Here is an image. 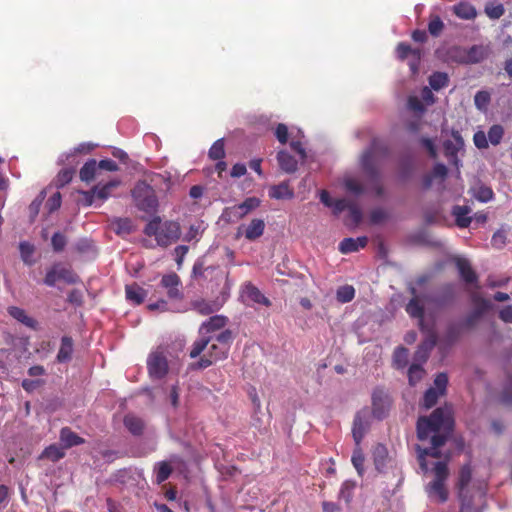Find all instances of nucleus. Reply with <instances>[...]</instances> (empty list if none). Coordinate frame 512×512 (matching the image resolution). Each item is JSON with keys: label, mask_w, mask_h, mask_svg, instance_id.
Wrapping results in <instances>:
<instances>
[{"label": "nucleus", "mask_w": 512, "mask_h": 512, "mask_svg": "<svg viewBox=\"0 0 512 512\" xmlns=\"http://www.w3.org/2000/svg\"><path fill=\"white\" fill-rule=\"evenodd\" d=\"M224 156V141L223 139H218L213 143V145L209 149V157L213 160H219L222 159Z\"/></svg>", "instance_id": "nucleus-50"}, {"label": "nucleus", "mask_w": 512, "mask_h": 512, "mask_svg": "<svg viewBox=\"0 0 512 512\" xmlns=\"http://www.w3.org/2000/svg\"><path fill=\"white\" fill-rule=\"evenodd\" d=\"M97 164H98L99 169H103V170H107V171H111V172L117 171L119 169L116 162H114L111 159L101 160Z\"/></svg>", "instance_id": "nucleus-64"}, {"label": "nucleus", "mask_w": 512, "mask_h": 512, "mask_svg": "<svg viewBox=\"0 0 512 512\" xmlns=\"http://www.w3.org/2000/svg\"><path fill=\"white\" fill-rule=\"evenodd\" d=\"M485 57V51L483 48L473 46L467 53V61L471 63H478Z\"/></svg>", "instance_id": "nucleus-53"}, {"label": "nucleus", "mask_w": 512, "mask_h": 512, "mask_svg": "<svg viewBox=\"0 0 512 512\" xmlns=\"http://www.w3.org/2000/svg\"><path fill=\"white\" fill-rule=\"evenodd\" d=\"M447 176V168L444 164H436L431 173L426 175L423 180L425 188H430L434 184L442 185Z\"/></svg>", "instance_id": "nucleus-20"}, {"label": "nucleus", "mask_w": 512, "mask_h": 512, "mask_svg": "<svg viewBox=\"0 0 512 512\" xmlns=\"http://www.w3.org/2000/svg\"><path fill=\"white\" fill-rule=\"evenodd\" d=\"M66 245L65 236L61 233H55L52 237V246L55 251H61Z\"/></svg>", "instance_id": "nucleus-61"}, {"label": "nucleus", "mask_w": 512, "mask_h": 512, "mask_svg": "<svg viewBox=\"0 0 512 512\" xmlns=\"http://www.w3.org/2000/svg\"><path fill=\"white\" fill-rule=\"evenodd\" d=\"M452 411L449 407L437 408L429 418L421 417L417 423V435L420 440L431 438L432 446L418 449L420 467L428 471L426 456L439 457L438 448L442 446L452 429Z\"/></svg>", "instance_id": "nucleus-1"}, {"label": "nucleus", "mask_w": 512, "mask_h": 512, "mask_svg": "<svg viewBox=\"0 0 512 512\" xmlns=\"http://www.w3.org/2000/svg\"><path fill=\"white\" fill-rule=\"evenodd\" d=\"M355 296V289L351 285H344L337 289L336 298L340 303H348Z\"/></svg>", "instance_id": "nucleus-44"}, {"label": "nucleus", "mask_w": 512, "mask_h": 512, "mask_svg": "<svg viewBox=\"0 0 512 512\" xmlns=\"http://www.w3.org/2000/svg\"><path fill=\"white\" fill-rule=\"evenodd\" d=\"M456 265L461 277L467 283H473L476 280V275L472 270L470 263L464 258H458Z\"/></svg>", "instance_id": "nucleus-32"}, {"label": "nucleus", "mask_w": 512, "mask_h": 512, "mask_svg": "<svg viewBox=\"0 0 512 512\" xmlns=\"http://www.w3.org/2000/svg\"><path fill=\"white\" fill-rule=\"evenodd\" d=\"M375 145L376 143H373V145L363 153L361 157V166L368 178V181L370 182V187L368 189H370L376 196H380L383 194V188L379 179L378 161L375 156Z\"/></svg>", "instance_id": "nucleus-7"}, {"label": "nucleus", "mask_w": 512, "mask_h": 512, "mask_svg": "<svg viewBox=\"0 0 512 512\" xmlns=\"http://www.w3.org/2000/svg\"><path fill=\"white\" fill-rule=\"evenodd\" d=\"M448 383L447 375L444 373H440L436 376L434 380V386L429 388L424 395L423 405L428 409L434 406L439 398V396L445 393L446 387Z\"/></svg>", "instance_id": "nucleus-12"}, {"label": "nucleus", "mask_w": 512, "mask_h": 512, "mask_svg": "<svg viewBox=\"0 0 512 512\" xmlns=\"http://www.w3.org/2000/svg\"><path fill=\"white\" fill-rule=\"evenodd\" d=\"M472 196L481 203H487L494 197L493 190L482 183H477L471 188Z\"/></svg>", "instance_id": "nucleus-27"}, {"label": "nucleus", "mask_w": 512, "mask_h": 512, "mask_svg": "<svg viewBox=\"0 0 512 512\" xmlns=\"http://www.w3.org/2000/svg\"><path fill=\"white\" fill-rule=\"evenodd\" d=\"M396 53L398 58L404 59L408 56L409 53H412L414 55L415 61H419L420 59V51L419 50H412L411 47L408 44L400 43L397 46ZM410 68L413 73L417 70V62H411Z\"/></svg>", "instance_id": "nucleus-31"}, {"label": "nucleus", "mask_w": 512, "mask_h": 512, "mask_svg": "<svg viewBox=\"0 0 512 512\" xmlns=\"http://www.w3.org/2000/svg\"><path fill=\"white\" fill-rule=\"evenodd\" d=\"M390 397L389 395L381 389H377L372 394V406H373V415L382 419L387 414L390 408Z\"/></svg>", "instance_id": "nucleus-17"}, {"label": "nucleus", "mask_w": 512, "mask_h": 512, "mask_svg": "<svg viewBox=\"0 0 512 512\" xmlns=\"http://www.w3.org/2000/svg\"><path fill=\"white\" fill-rule=\"evenodd\" d=\"M60 440L64 448H70L84 443V439L79 437L76 433L67 427L61 429Z\"/></svg>", "instance_id": "nucleus-30"}, {"label": "nucleus", "mask_w": 512, "mask_h": 512, "mask_svg": "<svg viewBox=\"0 0 512 512\" xmlns=\"http://www.w3.org/2000/svg\"><path fill=\"white\" fill-rule=\"evenodd\" d=\"M490 101L491 95L486 90L478 91L474 96L475 107L481 112L487 111Z\"/></svg>", "instance_id": "nucleus-39"}, {"label": "nucleus", "mask_w": 512, "mask_h": 512, "mask_svg": "<svg viewBox=\"0 0 512 512\" xmlns=\"http://www.w3.org/2000/svg\"><path fill=\"white\" fill-rule=\"evenodd\" d=\"M147 366L150 376L157 379L164 377L168 370L166 357L159 350L149 355Z\"/></svg>", "instance_id": "nucleus-14"}, {"label": "nucleus", "mask_w": 512, "mask_h": 512, "mask_svg": "<svg viewBox=\"0 0 512 512\" xmlns=\"http://www.w3.org/2000/svg\"><path fill=\"white\" fill-rule=\"evenodd\" d=\"M357 447L353 451V455L351 458L352 464L354 468L356 469L359 476H363L364 474V462L365 457L362 453V450L360 449L359 445H356Z\"/></svg>", "instance_id": "nucleus-43"}, {"label": "nucleus", "mask_w": 512, "mask_h": 512, "mask_svg": "<svg viewBox=\"0 0 512 512\" xmlns=\"http://www.w3.org/2000/svg\"><path fill=\"white\" fill-rule=\"evenodd\" d=\"M275 136L277 140L285 144L288 139L291 138L290 147L293 151H295L301 161H304L307 157L302 138L303 135L300 131L297 132V135H294L293 131H288V128L285 124H278L275 130Z\"/></svg>", "instance_id": "nucleus-9"}, {"label": "nucleus", "mask_w": 512, "mask_h": 512, "mask_svg": "<svg viewBox=\"0 0 512 512\" xmlns=\"http://www.w3.org/2000/svg\"><path fill=\"white\" fill-rule=\"evenodd\" d=\"M171 473L170 467L166 463H160L156 468V481L162 483L165 481Z\"/></svg>", "instance_id": "nucleus-56"}, {"label": "nucleus", "mask_w": 512, "mask_h": 512, "mask_svg": "<svg viewBox=\"0 0 512 512\" xmlns=\"http://www.w3.org/2000/svg\"><path fill=\"white\" fill-rule=\"evenodd\" d=\"M408 350L404 347H398L393 355V362L397 368H404L408 361Z\"/></svg>", "instance_id": "nucleus-48"}, {"label": "nucleus", "mask_w": 512, "mask_h": 512, "mask_svg": "<svg viewBox=\"0 0 512 512\" xmlns=\"http://www.w3.org/2000/svg\"><path fill=\"white\" fill-rule=\"evenodd\" d=\"M45 199V191H41L40 194L32 201L29 206L30 217L33 220L39 213L40 207Z\"/></svg>", "instance_id": "nucleus-54"}, {"label": "nucleus", "mask_w": 512, "mask_h": 512, "mask_svg": "<svg viewBox=\"0 0 512 512\" xmlns=\"http://www.w3.org/2000/svg\"><path fill=\"white\" fill-rule=\"evenodd\" d=\"M408 106L411 110L419 114L424 112V106L417 97L411 96L408 100Z\"/></svg>", "instance_id": "nucleus-63"}, {"label": "nucleus", "mask_w": 512, "mask_h": 512, "mask_svg": "<svg viewBox=\"0 0 512 512\" xmlns=\"http://www.w3.org/2000/svg\"><path fill=\"white\" fill-rule=\"evenodd\" d=\"M444 28V24L439 17H434L430 20L428 30L431 35L438 36Z\"/></svg>", "instance_id": "nucleus-57"}, {"label": "nucleus", "mask_w": 512, "mask_h": 512, "mask_svg": "<svg viewBox=\"0 0 512 512\" xmlns=\"http://www.w3.org/2000/svg\"><path fill=\"white\" fill-rule=\"evenodd\" d=\"M454 13L462 19L470 20L476 17L477 12L473 5L467 2H461L454 6Z\"/></svg>", "instance_id": "nucleus-34"}, {"label": "nucleus", "mask_w": 512, "mask_h": 512, "mask_svg": "<svg viewBox=\"0 0 512 512\" xmlns=\"http://www.w3.org/2000/svg\"><path fill=\"white\" fill-rule=\"evenodd\" d=\"M144 233L147 236H153L157 245L167 247L180 238L181 230L177 222H162L160 218L155 217L146 225Z\"/></svg>", "instance_id": "nucleus-5"}, {"label": "nucleus", "mask_w": 512, "mask_h": 512, "mask_svg": "<svg viewBox=\"0 0 512 512\" xmlns=\"http://www.w3.org/2000/svg\"><path fill=\"white\" fill-rule=\"evenodd\" d=\"M99 167L96 160L91 159L87 161L83 167L80 169L79 176L80 179L84 182L93 181L98 175Z\"/></svg>", "instance_id": "nucleus-29"}, {"label": "nucleus", "mask_w": 512, "mask_h": 512, "mask_svg": "<svg viewBox=\"0 0 512 512\" xmlns=\"http://www.w3.org/2000/svg\"><path fill=\"white\" fill-rule=\"evenodd\" d=\"M429 84H430L432 89L438 91V90L444 88L445 86H447V84H448V75L446 73H443V72L433 73L429 77Z\"/></svg>", "instance_id": "nucleus-42"}, {"label": "nucleus", "mask_w": 512, "mask_h": 512, "mask_svg": "<svg viewBox=\"0 0 512 512\" xmlns=\"http://www.w3.org/2000/svg\"><path fill=\"white\" fill-rule=\"evenodd\" d=\"M373 460L375 468L380 473H387L389 470L396 471L398 470V462L395 458L389 456L387 448L378 444L373 449Z\"/></svg>", "instance_id": "nucleus-10"}, {"label": "nucleus", "mask_w": 512, "mask_h": 512, "mask_svg": "<svg viewBox=\"0 0 512 512\" xmlns=\"http://www.w3.org/2000/svg\"><path fill=\"white\" fill-rule=\"evenodd\" d=\"M471 209L467 206H455L452 210V215L455 217V221L458 227H468L472 221L469 216Z\"/></svg>", "instance_id": "nucleus-28"}, {"label": "nucleus", "mask_w": 512, "mask_h": 512, "mask_svg": "<svg viewBox=\"0 0 512 512\" xmlns=\"http://www.w3.org/2000/svg\"><path fill=\"white\" fill-rule=\"evenodd\" d=\"M126 298L128 301L139 305L147 297V291L137 284L127 285L125 288Z\"/></svg>", "instance_id": "nucleus-25"}, {"label": "nucleus", "mask_w": 512, "mask_h": 512, "mask_svg": "<svg viewBox=\"0 0 512 512\" xmlns=\"http://www.w3.org/2000/svg\"><path fill=\"white\" fill-rule=\"evenodd\" d=\"M73 353V342L70 337H63L61 340V346L57 354V360L59 362H67L71 359Z\"/></svg>", "instance_id": "nucleus-33"}, {"label": "nucleus", "mask_w": 512, "mask_h": 512, "mask_svg": "<svg viewBox=\"0 0 512 512\" xmlns=\"http://www.w3.org/2000/svg\"><path fill=\"white\" fill-rule=\"evenodd\" d=\"M370 425V411L367 408L357 413L353 423L352 434L356 445L362 441Z\"/></svg>", "instance_id": "nucleus-16"}, {"label": "nucleus", "mask_w": 512, "mask_h": 512, "mask_svg": "<svg viewBox=\"0 0 512 512\" xmlns=\"http://www.w3.org/2000/svg\"><path fill=\"white\" fill-rule=\"evenodd\" d=\"M60 280L72 284L76 283L78 278L71 270L61 265H55L47 272L44 283L48 286H54Z\"/></svg>", "instance_id": "nucleus-15"}, {"label": "nucleus", "mask_w": 512, "mask_h": 512, "mask_svg": "<svg viewBox=\"0 0 512 512\" xmlns=\"http://www.w3.org/2000/svg\"><path fill=\"white\" fill-rule=\"evenodd\" d=\"M227 323V318L222 315H215L210 317L206 322H204L200 327V335L201 337L205 336L206 333L219 330L223 328Z\"/></svg>", "instance_id": "nucleus-24"}, {"label": "nucleus", "mask_w": 512, "mask_h": 512, "mask_svg": "<svg viewBox=\"0 0 512 512\" xmlns=\"http://www.w3.org/2000/svg\"><path fill=\"white\" fill-rule=\"evenodd\" d=\"M260 205V201L256 197L247 198L242 203L235 205L231 208L232 213L238 217L243 218L252 210L256 209Z\"/></svg>", "instance_id": "nucleus-23"}, {"label": "nucleus", "mask_w": 512, "mask_h": 512, "mask_svg": "<svg viewBox=\"0 0 512 512\" xmlns=\"http://www.w3.org/2000/svg\"><path fill=\"white\" fill-rule=\"evenodd\" d=\"M180 284V278L175 273L166 274L161 279V285L167 290V295L170 299H181L183 297L179 289Z\"/></svg>", "instance_id": "nucleus-19"}, {"label": "nucleus", "mask_w": 512, "mask_h": 512, "mask_svg": "<svg viewBox=\"0 0 512 512\" xmlns=\"http://www.w3.org/2000/svg\"><path fill=\"white\" fill-rule=\"evenodd\" d=\"M412 298L406 305V312L413 318H417L420 329L426 333V338L415 353V361L425 362L430 350L436 344V334L433 330L434 321L432 310L439 308L440 304L433 296L417 294L415 288H411Z\"/></svg>", "instance_id": "nucleus-2"}, {"label": "nucleus", "mask_w": 512, "mask_h": 512, "mask_svg": "<svg viewBox=\"0 0 512 512\" xmlns=\"http://www.w3.org/2000/svg\"><path fill=\"white\" fill-rule=\"evenodd\" d=\"M8 312L10 316H12L14 319L21 322L22 324L26 325L27 327H35L36 321L33 318L29 317L23 309L13 306L8 309Z\"/></svg>", "instance_id": "nucleus-36"}, {"label": "nucleus", "mask_w": 512, "mask_h": 512, "mask_svg": "<svg viewBox=\"0 0 512 512\" xmlns=\"http://www.w3.org/2000/svg\"><path fill=\"white\" fill-rule=\"evenodd\" d=\"M458 489L462 502L460 512H474L475 509L472 504L476 499H482L485 494L486 483L484 480L473 479L471 468L466 465L460 471Z\"/></svg>", "instance_id": "nucleus-4"}, {"label": "nucleus", "mask_w": 512, "mask_h": 512, "mask_svg": "<svg viewBox=\"0 0 512 512\" xmlns=\"http://www.w3.org/2000/svg\"><path fill=\"white\" fill-rule=\"evenodd\" d=\"M73 171L71 169H63L57 175V185L64 186L69 183L72 179Z\"/></svg>", "instance_id": "nucleus-60"}, {"label": "nucleus", "mask_w": 512, "mask_h": 512, "mask_svg": "<svg viewBox=\"0 0 512 512\" xmlns=\"http://www.w3.org/2000/svg\"><path fill=\"white\" fill-rule=\"evenodd\" d=\"M65 456L64 449L56 444H52L45 448L40 455V459H48L52 462H56Z\"/></svg>", "instance_id": "nucleus-35"}, {"label": "nucleus", "mask_w": 512, "mask_h": 512, "mask_svg": "<svg viewBox=\"0 0 512 512\" xmlns=\"http://www.w3.org/2000/svg\"><path fill=\"white\" fill-rule=\"evenodd\" d=\"M192 305L193 308L202 315H209L218 310V306L215 303L207 302L205 300L194 301Z\"/></svg>", "instance_id": "nucleus-46"}, {"label": "nucleus", "mask_w": 512, "mask_h": 512, "mask_svg": "<svg viewBox=\"0 0 512 512\" xmlns=\"http://www.w3.org/2000/svg\"><path fill=\"white\" fill-rule=\"evenodd\" d=\"M434 478L425 486V491L430 501L444 503L448 499V490L445 482L449 472L445 462H436L433 467Z\"/></svg>", "instance_id": "nucleus-6"}, {"label": "nucleus", "mask_w": 512, "mask_h": 512, "mask_svg": "<svg viewBox=\"0 0 512 512\" xmlns=\"http://www.w3.org/2000/svg\"><path fill=\"white\" fill-rule=\"evenodd\" d=\"M277 160L280 168L283 171L287 173H293L296 171L298 160L291 156L287 151H279L277 154Z\"/></svg>", "instance_id": "nucleus-26"}, {"label": "nucleus", "mask_w": 512, "mask_h": 512, "mask_svg": "<svg viewBox=\"0 0 512 512\" xmlns=\"http://www.w3.org/2000/svg\"><path fill=\"white\" fill-rule=\"evenodd\" d=\"M504 12V6L500 3H488L485 6V13L490 19H499Z\"/></svg>", "instance_id": "nucleus-49"}, {"label": "nucleus", "mask_w": 512, "mask_h": 512, "mask_svg": "<svg viewBox=\"0 0 512 512\" xmlns=\"http://www.w3.org/2000/svg\"><path fill=\"white\" fill-rule=\"evenodd\" d=\"M424 370L419 364H412L408 371L410 385L414 386L424 375Z\"/></svg>", "instance_id": "nucleus-51"}, {"label": "nucleus", "mask_w": 512, "mask_h": 512, "mask_svg": "<svg viewBox=\"0 0 512 512\" xmlns=\"http://www.w3.org/2000/svg\"><path fill=\"white\" fill-rule=\"evenodd\" d=\"M136 205L143 211L150 212L157 207V198L153 188L145 181L136 184L132 191Z\"/></svg>", "instance_id": "nucleus-8"}, {"label": "nucleus", "mask_w": 512, "mask_h": 512, "mask_svg": "<svg viewBox=\"0 0 512 512\" xmlns=\"http://www.w3.org/2000/svg\"><path fill=\"white\" fill-rule=\"evenodd\" d=\"M355 488H356L355 481H351V480L344 481L342 483L340 491H339V499H342L347 503L350 502Z\"/></svg>", "instance_id": "nucleus-45"}, {"label": "nucleus", "mask_w": 512, "mask_h": 512, "mask_svg": "<svg viewBox=\"0 0 512 512\" xmlns=\"http://www.w3.org/2000/svg\"><path fill=\"white\" fill-rule=\"evenodd\" d=\"M124 424L125 427L134 435L141 434L144 427L143 421L134 415H127L124 418Z\"/></svg>", "instance_id": "nucleus-38"}, {"label": "nucleus", "mask_w": 512, "mask_h": 512, "mask_svg": "<svg viewBox=\"0 0 512 512\" xmlns=\"http://www.w3.org/2000/svg\"><path fill=\"white\" fill-rule=\"evenodd\" d=\"M345 188L353 193V194H361L363 192V187L361 186V184L354 178H347L345 179Z\"/></svg>", "instance_id": "nucleus-59"}, {"label": "nucleus", "mask_w": 512, "mask_h": 512, "mask_svg": "<svg viewBox=\"0 0 512 512\" xmlns=\"http://www.w3.org/2000/svg\"><path fill=\"white\" fill-rule=\"evenodd\" d=\"M504 136V128L499 124L492 125L487 133V138L490 144L497 146L501 143Z\"/></svg>", "instance_id": "nucleus-40"}, {"label": "nucleus", "mask_w": 512, "mask_h": 512, "mask_svg": "<svg viewBox=\"0 0 512 512\" xmlns=\"http://www.w3.org/2000/svg\"><path fill=\"white\" fill-rule=\"evenodd\" d=\"M350 206L349 202L346 199H336L333 201V209L334 214H339L345 209H348Z\"/></svg>", "instance_id": "nucleus-62"}, {"label": "nucleus", "mask_w": 512, "mask_h": 512, "mask_svg": "<svg viewBox=\"0 0 512 512\" xmlns=\"http://www.w3.org/2000/svg\"><path fill=\"white\" fill-rule=\"evenodd\" d=\"M269 195L274 199H290L293 197V192L290 190L288 184L281 183L273 186L269 191Z\"/></svg>", "instance_id": "nucleus-37"}, {"label": "nucleus", "mask_w": 512, "mask_h": 512, "mask_svg": "<svg viewBox=\"0 0 512 512\" xmlns=\"http://www.w3.org/2000/svg\"><path fill=\"white\" fill-rule=\"evenodd\" d=\"M11 364V351L9 349H0V377L8 374Z\"/></svg>", "instance_id": "nucleus-47"}, {"label": "nucleus", "mask_w": 512, "mask_h": 512, "mask_svg": "<svg viewBox=\"0 0 512 512\" xmlns=\"http://www.w3.org/2000/svg\"><path fill=\"white\" fill-rule=\"evenodd\" d=\"M243 297L249 299L250 301L258 304H262L264 306H270V300L265 297L261 291L251 283H246L243 287L242 291Z\"/></svg>", "instance_id": "nucleus-21"}, {"label": "nucleus", "mask_w": 512, "mask_h": 512, "mask_svg": "<svg viewBox=\"0 0 512 512\" xmlns=\"http://www.w3.org/2000/svg\"><path fill=\"white\" fill-rule=\"evenodd\" d=\"M264 230V220L254 218L248 225H242L238 228L237 236L243 235L247 240L254 241L263 235Z\"/></svg>", "instance_id": "nucleus-18"}, {"label": "nucleus", "mask_w": 512, "mask_h": 512, "mask_svg": "<svg viewBox=\"0 0 512 512\" xmlns=\"http://www.w3.org/2000/svg\"><path fill=\"white\" fill-rule=\"evenodd\" d=\"M19 250L23 262L27 265H32L34 263V246L27 241H23L19 244Z\"/></svg>", "instance_id": "nucleus-41"}, {"label": "nucleus", "mask_w": 512, "mask_h": 512, "mask_svg": "<svg viewBox=\"0 0 512 512\" xmlns=\"http://www.w3.org/2000/svg\"><path fill=\"white\" fill-rule=\"evenodd\" d=\"M120 180L113 179L105 184H97L95 185L91 191L82 192L85 197L87 204L91 205L94 201V198H98L101 201H105L111 195L113 189L117 188L120 185Z\"/></svg>", "instance_id": "nucleus-13"}, {"label": "nucleus", "mask_w": 512, "mask_h": 512, "mask_svg": "<svg viewBox=\"0 0 512 512\" xmlns=\"http://www.w3.org/2000/svg\"><path fill=\"white\" fill-rule=\"evenodd\" d=\"M473 143L478 149H487L489 141L484 131L478 130L473 135Z\"/></svg>", "instance_id": "nucleus-55"}, {"label": "nucleus", "mask_w": 512, "mask_h": 512, "mask_svg": "<svg viewBox=\"0 0 512 512\" xmlns=\"http://www.w3.org/2000/svg\"><path fill=\"white\" fill-rule=\"evenodd\" d=\"M445 156L457 167L461 165L458 158L459 153L464 151V140L460 132L453 130L451 132V139H446L443 142Z\"/></svg>", "instance_id": "nucleus-11"}, {"label": "nucleus", "mask_w": 512, "mask_h": 512, "mask_svg": "<svg viewBox=\"0 0 512 512\" xmlns=\"http://www.w3.org/2000/svg\"><path fill=\"white\" fill-rule=\"evenodd\" d=\"M506 241H507V231H506V229L501 228L493 234L491 243H492L493 247H495L497 249H501L505 246Z\"/></svg>", "instance_id": "nucleus-52"}, {"label": "nucleus", "mask_w": 512, "mask_h": 512, "mask_svg": "<svg viewBox=\"0 0 512 512\" xmlns=\"http://www.w3.org/2000/svg\"><path fill=\"white\" fill-rule=\"evenodd\" d=\"M368 242L367 237L362 236L358 238H345L339 244V250L343 254H348L364 248Z\"/></svg>", "instance_id": "nucleus-22"}, {"label": "nucleus", "mask_w": 512, "mask_h": 512, "mask_svg": "<svg viewBox=\"0 0 512 512\" xmlns=\"http://www.w3.org/2000/svg\"><path fill=\"white\" fill-rule=\"evenodd\" d=\"M231 339L232 335L228 330L221 332L215 338L203 336L193 343L190 350V357L196 358L204 352L197 363V367H209L213 363L227 358L230 350Z\"/></svg>", "instance_id": "nucleus-3"}, {"label": "nucleus", "mask_w": 512, "mask_h": 512, "mask_svg": "<svg viewBox=\"0 0 512 512\" xmlns=\"http://www.w3.org/2000/svg\"><path fill=\"white\" fill-rule=\"evenodd\" d=\"M61 206V194L59 192L54 193L46 202V208L49 213L58 210Z\"/></svg>", "instance_id": "nucleus-58"}]
</instances>
